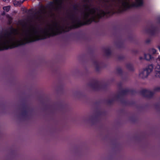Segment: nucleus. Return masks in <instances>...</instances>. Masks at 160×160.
Returning <instances> with one entry per match:
<instances>
[{
  "label": "nucleus",
  "instance_id": "obj_1",
  "mask_svg": "<svg viewBox=\"0 0 160 160\" xmlns=\"http://www.w3.org/2000/svg\"><path fill=\"white\" fill-rule=\"evenodd\" d=\"M9 31L7 30H5V32L3 34L2 33L0 34V51L7 50L9 49H11L19 46L25 45L26 43L33 42L36 41L43 40L51 37H53L62 33V31L58 29H57V31L52 32L49 33L48 32H45V29L43 30L42 28L41 29V32H43L44 35L42 36L38 35L34 38L32 37V35L30 33V31L28 29H26L24 31L26 36H29L30 38H26L25 40L26 42L23 40L18 41L16 42H12L9 45V44L10 42L13 41L12 38V35H15L18 33V31L17 29L14 28L11 26L9 28Z\"/></svg>",
  "mask_w": 160,
  "mask_h": 160
},
{
  "label": "nucleus",
  "instance_id": "obj_2",
  "mask_svg": "<svg viewBox=\"0 0 160 160\" xmlns=\"http://www.w3.org/2000/svg\"><path fill=\"white\" fill-rule=\"evenodd\" d=\"M89 16V14L88 12L85 13L84 15V18L85 21L82 22L80 19H76L75 18V15L73 14H70L68 16V17L72 20H75V21L77 22L76 23H75V21H72L73 24L69 27H67L65 28V29L67 30L65 31L63 27L61 28V29H60L57 28H56L55 31H53L52 32H55L57 31V29H58L62 31V33L59 34H61L62 32H68L72 29H75L80 27H81L87 25H89L91 24L92 22H96L95 17H93L92 18L88 19V18Z\"/></svg>",
  "mask_w": 160,
  "mask_h": 160
},
{
  "label": "nucleus",
  "instance_id": "obj_3",
  "mask_svg": "<svg viewBox=\"0 0 160 160\" xmlns=\"http://www.w3.org/2000/svg\"><path fill=\"white\" fill-rule=\"evenodd\" d=\"M137 93V92L133 89H126L122 90L115 97L117 99H119L121 103L125 105H130L131 104L128 100L125 99L122 96L130 94L132 95H135Z\"/></svg>",
  "mask_w": 160,
  "mask_h": 160
},
{
  "label": "nucleus",
  "instance_id": "obj_4",
  "mask_svg": "<svg viewBox=\"0 0 160 160\" xmlns=\"http://www.w3.org/2000/svg\"><path fill=\"white\" fill-rule=\"evenodd\" d=\"M88 85L95 91L105 90L107 87L106 84H103L96 79H93L92 82L89 83Z\"/></svg>",
  "mask_w": 160,
  "mask_h": 160
},
{
  "label": "nucleus",
  "instance_id": "obj_5",
  "mask_svg": "<svg viewBox=\"0 0 160 160\" xmlns=\"http://www.w3.org/2000/svg\"><path fill=\"white\" fill-rule=\"evenodd\" d=\"M100 12V13L98 14L97 18H96L95 17V20L97 21L96 22H98L100 19L105 16L108 18L115 13V12L114 11L105 12L103 10H101Z\"/></svg>",
  "mask_w": 160,
  "mask_h": 160
},
{
  "label": "nucleus",
  "instance_id": "obj_6",
  "mask_svg": "<svg viewBox=\"0 0 160 160\" xmlns=\"http://www.w3.org/2000/svg\"><path fill=\"white\" fill-rule=\"evenodd\" d=\"M153 67L152 64H150L148 67L143 69V71L139 73L140 77L144 79L147 78L153 70Z\"/></svg>",
  "mask_w": 160,
  "mask_h": 160
},
{
  "label": "nucleus",
  "instance_id": "obj_7",
  "mask_svg": "<svg viewBox=\"0 0 160 160\" xmlns=\"http://www.w3.org/2000/svg\"><path fill=\"white\" fill-rule=\"evenodd\" d=\"M147 32L151 36H156L159 33V29L157 27L154 26L152 24L151 26V28L148 29Z\"/></svg>",
  "mask_w": 160,
  "mask_h": 160
},
{
  "label": "nucleus",
  "instance_id": "obj_8",
  "mask_svg": "<svg viewBox=\"0 0 160 160\" xmlns=\"http://www.w3.org/2000/svg\"><path fill=\"white\" fill-rule=\"evenodd\" d=\"M140 93L143 97L148 98H152L154 94L153 92L147 89H143L140 91Z\"/></svg>",
  "mask_w": 160,
  "mask_h": 160
},
{
  "label": "nucleus",
  "instance_id": "obj_9",
  "mask_svg": "<svg viewBox=\"0 0 160 160\" xmlns=\"http://www.w3.org/2000/svg\"><path fill=\"white\" fill-rule=\"evenodd\" d=\"M83 7L85 8V10L89 12L91 14H95L97 11L99 10L97 8H90L88 4H84Z\"/></svg>",
  "mask_w": 160,
  "mask_h": 160
},
{
  "label": "nucleus",
  "instance_id": "obj_10",
  "mask_svg": "<svg viewBox=\"0 0 160 160\" xmlns=\"http://www.w3.org/2000/svg\"><path fill=\"white\" fill-rule=\"evenodd\" d=\"M23 110L21 113V115L24 118L27 117L28 115L29 108L27 105H23Z\"/></svg>",
  "mask_w": 160,
  "mask_h": 160
},
{
  "label": "nucleus",
  "instance_id": "obj_11",
  "mask_svg": "<svg viewBox=\"0 0 160 160\" xmlns=\"http://www.w3.org/2000/svg\"><path fill=\"white\" fill-rule=\"evenodd\" d=\"M93 63L95 66L96 71H98L100 69V62L98 60H95L93 61Z\"/></svg>",
  "mask_w": 160,
  "mask_h": 160
},
{
  "label": "nucleus",
  "instance_id": "obj_12",
  "mask_svg": "<svg viewBox=\"0 0 160 160\" xmlns=\"http://www.w3.org/2000/svg\"><path fill=\"white\" fill-rule=\"evenodd\" d=\"M104 52L107 56H109L111 55V52L110 49L109 48H104Z\"/></svg>",
  "mask_w": 160,
  "mask_h": 160
},
{
  "label": "nucleus",
  "instance_id": "obj_13",
  "mask_svg": "<svg viewBox=\"0 0 160 160\" xmlns=\"http://www.w3.org/2000/svg\"><path fill=\"white\" fill-rule=\"evenodd\" d=\"M127 68L129 70L133 71L134 70V68L133 65L130 63H128L126 65Z\"/></svg>",
  "mask_w": 160,
  "mask_h": 160
},
{
  "label": "nucleus",
  "instance_id": "obj_14",
  "mask_svg": "<svg viewBox=\"0 0 160 160\" xmlns=\"http://www.w3.org/2000/svg\"><path fill=\"white\" fill-rule=\"evenodd\" d=\"M152 58V56L150 54H144V58L147 60L149 61Z\"/></svg>",
  "mask_w": 160,
  "mask_h": 160
},
{
  "label": "nucleus",
  "instance_id": "obj_15",
  "mask_svg": "<svg viewBox=\"0 0 160 160\" xmlns=\"http://www.w3.org/2000/svg\"><path fill=\"white\" fill-rule=\"evenodd\" d=\"M114 100H115L114 98L108 99L107 100L106 102L108 104L111 105L113 103Z\"/></svg>",
  "mask_w": 160,
  "mask_h": 160
},
{
  "label": "nucleus",
  "instance_id": "obj_16",
  "mask_svg": "<svg viewBox=\"0 0 160 160\" xmlns=\"http://www.w3.org/2000/svg\"><path fill=\"white\" fill-rule=\"evenodd\" d=\"M23 2V1H19L15 2H14V5L19 6Z\"/></svg>",
  "mask_w": 160,
  "mask_h": 160
},
{
  "label": "nucleus",
  "instance_id": "obj_17",
  "mask_svg": "<svg viewBox=\"0 0 160 160\" xmlns=\"http://www.w3.org/2000/svg\"><path fill=\"white\" fill-rule=\"evenodd\" d=\"M116 71L118 74H122V71L120 68H118L116 69Z\"/></svg>",
  "mask_w": 160,
  "mask_h": 160
},
{
  "label": "nucleus",
  "instance_id": "obj_18",
  "mask_svg": "<svg viewBox=\"0 0 160 160\" xmlns=\"http://www.w3.org/2000/svg\"><path fill=\"white\" fill-rule=\"evenodd\" d=\"M10 8V6H5L3 8V9L7 12H8L9 11Z\"/></svg>",
  "mask_w": 160,
  "mask_h": 160
},
{
  "label": "nucleus",
  "instance_id": "obj_19",
  "mask_svg": "<svg viewBox=\"0 0 160 160\" xmlns=\"http://www.w3.org/2000/svg\"><path fill=\"white\" fill-rule=\"evenodd\" d=\"M32 31L34 34L36 35L38 33V30L34 27L32 28Z\"/></svg>",
  "mask_w": 160,
  "mask_h": 160
},
{
  "label": "nucleus",
  "instance_id": "obj_20",
  "mask_svg": "<svg viewBox=\"0 0 160 160\" xmlns=\"http://www.w3.org/2000/svg\"><path fill=\"white\" fill-rule=\"evenodd\" d=\"M79 7L78 5L77 4H75L73 6V9L75 10H78V8Z\"/></svg>",
  "mask_w": 160,
  "mask_h": 160
},
{
  "label": "nucleus",
  "instance_id": "obj_21",
  "mask_svg": "<svg viewBox=\"0 0 160 160\" xmlns=\"http://www.w3.org/2000/svg\"><path fill=\"white\" fill-rule=\"evenodd\" d=\"M20 24L22 25V27L23 28H27V23L26 22L24 23V24H22V22H23L20 21Z\"/></svg>",
  "mask_w": 160,
  "mask_h": 160
},
{
  "label": "nucleus",
  "instance_id": "obj_22",
  "mask_svg": "<svg viewBox=\"0 0 160 160\" xmlns=\"http://www.w3.org/2000/svg\"><path fill=\"white\" fill-rule=\"evenodd\" d=\"M154 92H160V87H157L154 88Z\"/></svg>",
  "mask_w": 160,
  "mask_h": 160
},
{
  "label": "nucleus",
  "instance_id": "obj_23",
  "mask_svg": "<svg viewBox=\"0 0 160 160\" xmlns=\"http://www.w3.org/2000/svg\"><path fill=\"white\" fill-rule=\"evenodd\" d=\"M124 57L122 55H120L118 56V59L119 60H123L124 58Z\"/></svg>",
  "mask_w": 160,
  "mask_h": 160
},
{
  "label": "nucleus",
  "instance_id": "obj_24",
  "mask_svg": "<svg viewBox=\"0 0 160 160\" xmlns=\"http://www.w3.org/2000/svg\"><path fill=\"white\" fill-rule=\"evenodd\" d=\"M12 18L11 17H9L8 20V24L9 25L11 24L12 23Z\"/></svg>",
  "mask_w": 160,
  "mask_h": 160
},
{
  "label": "nucleus",
  "instance_id": "obj_25",
  "mask_svg": "<svg viewBox=\"0 0 160 160\" xmlns=\"http://www.w3.org/2000/svg\"><path fill=\"white\" fill-rule=\"evenodd\" d=\"M151 52L153 54H154L156 52L157 50L155 49L152 48L151 49Z\"/></svg>",
  "mask_w": 160,
  "mask_h": 160
},
{
  "label": "nucleus",
  "instance_id": "obj_26",
  "mask_svg": "<svg viewBox=\"0 0 160 160\" xmlns=\"http://www.w3.org/2000/svg\"><path fill=\"white\" fill-rule=\"evenodd\" d=\"M53 24L54 26H55L57 27L58 26V23L57 22H54L53 23Z\"/></svg>",
  "mask_w": 160,
  "mask_h": 160
},
{
  "label": "nucleus",
  "instance_id": "obj_27",
  "mask_svg": "<svg viewBox=\"0 0 160 160\" xmlns=\"http://www.w3.org/2000/svg\"><path fill=\"white\" fill-rule=\"evenodd\" d=\"M151 41L149 39H148L146 41V43H148L150 42Z\"/></svg>",
  "mask_w": 160,
  "mask_h": 160
},
{
  "label": "nucleus",
  "instance_id": "obj_28",
  "mask_svg": "<svg viewBox=\"0 0 160 160\" xmlns=\"http://www.w3.org/2000/svg\"><path fill=\"white\" fill-rule=\"evenodd\" d=\"M157 74L158 77L160 78V71H158Z\"/></svg>",
  "mask_w": 160,
  "mask_h": 160
},
{
  "label": "nucleus",
  "instance_id": "obj_29",
  "mask_svg": "<svg viewBox=\"0 0 160 160\" xmlns=\"http://www.w3.org/2000/svg\"><path fill=\"white\" fill-rule=\"evenodd\" d=\"M158 21L159 23H160V17H159L157 18Z\"/></svg>",
  "mask_w": 160,
  "mask_h": 160
},
{
  "label": "nucleus",
  "instance_id": "obj_30",
  "mask_svg": "<svg viewBox=\"0 0 160 160\" xmlns=\"http://www.w3.org/2000/svg\"><path fill=\"white\" fill-rule=\"evenodd\" d=\"M103 0L106 2H109V0Z\"/></svg>",
  "mask_w": 160,
  "mask_h": 160
},
{
  "label": "nucleus",
  "instance_id": "obj_31",
  "mask_svg": "<svg viewBox=\"0 0 160 160\" xmlns=\"http://www.w3.org/2000/svg\"><path fill=\"white\" fill-rule=\"evenodd\" d=\"M93 119L96 120L97 119V117L96 116H95L93 118Z\"/></svg>",
  "mask_w": 160,
  "mask_h": 160
},
{
  "label": "nucleus",
  "instance_id": "obj_32",
  "mask_svg": "<svg viewBox=\"0 0 160 160\" xmlns=\"http://www.w3.org/2000/svg\"><path fill=\"white\" fill-rule=\"evenodd\" d=\"M90 0H84V2H89Z\"/></svg>",
  "mask_w": 160,
  "mask_h": 160
},
{
  "label": "nucleus",
  "instance_id": "obj_33",
  "mask_svg": "<svg viewBox=\"0 0 160 160\" xmlns=\"http://www.w3.org/2000/svg\"><path fill=\"white\" fill-rule=\"evenodd\" d=\"M143 59V58L142 57H139V59L140 60H141L142 59Z\"/></svg>",
  "mask_w": 160,
  "mask_h": 160
},
{
  "label": "nucleus",
  "instance_id": "obj_34",
  "mask_svg": "<svg viewBox=\"0 0 160 160\" xmlns=\"http://www.w3.org/2000/svg\"><path fill=\"white\" fill-rule=\"evenodd\" d=\"M5 12L4 11L2 13V15H5Z\"/></svg>",
  "mask_w": 160,
  "mask_h": 160
},
{
  "label": "nucleus",
  "instance_id": "obj_35",
  "mask_svg": "<svg viewBox=\"0 0 160 160\" xmlns=\"http://www.w3.org/2000/svg\"><path fill=\"white\" fill-rule=\"evenodd\" d=\"M158 49H159V51H160V46H159L158 47Z\"/></svg>",
  "mask_w": 160,
  "mask_h": 160
}]
</instances>
